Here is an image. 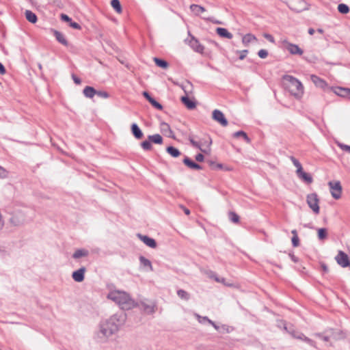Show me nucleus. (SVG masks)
<instances>
[{
    "label": "nucleus",
    "instance_id": "nucleus-37",
    "mask_svg": "<svg viewBox=\"0 0 350 350\" xmlns=\"http://www.w3.org/2000/svg\"><path fill=\"white\" fill-rule=\"evenodd\" d=\"M327 237V230L326 228H319L318 230V238L320 240H323Z\"/></svg>",
    "mask_w": 350,
    "mask_h": 350
},
{
    "label": "nucleus",
    "instance_id": "nucleus-41",
    "mask_svg": "<svg viewBox=\"0 0 350 350\" xmlns=\"http://www.w3.org/2000/svg\"><path fill=\"white\" fill-rule=\"evenodd\" d=\"M149 103L154 107H155L156 109H157L159 110H161L163 109V106L153 98L149 101Z\"/></svg>",
    "mask_w": 350,
    "mask_h": 350
},
{
    "label": "nucleus",
    "instance_id": "nucleus-49",
    "mask_svg": "<svg viewBox=\"0 0 350 350\" xmlns=\"http://www.w3.org/2000/svg\"><path fill=\"white\" fill-rule=\"evenodd\" d=\"M204 157L202 154L201 153H199L198 154H196V160L198 162H202L204 161Z\"/></svg>",
    "mask_w": 350,
    "mask_h": 350
},
{
    "label": "nucleus",
    "instance_id": "nucleus-48",
    "mask_svg": "<svg viewBox=\"0 0 350 350\" xmlns=\"http://www.w3.org/2000/svg\"><path fill=\"white\" fill-rule=\"evenodd\" d=\"M264 37L268 40L269 42H272V43H274L275 42V40H274V38L271 35V34H269V33H265L264 34Z\"/></svg>",
    "mask_w": 350,
    "mask_h": 350
},
{
    "label": "nucleus",
    "instance_id": "nucleus-35",
    "mask_svg": "<svg viewBox=\"0 0 350 350\" xmlns=\"http://www.w3.org/2000/svg\"><path fill=\"white\" fill-rule=\"evenodd\" d=\"M177 295L182 299L189 300V294L183 289L178 290Z\"/></svg>",
    "mask_w": 350,
    "mask_h": 350
},
{
    "label": "nucleus",
    "instance_id": "nucleus-53",
    "mask_svg": "<svg viewBox=\"0 0 350 350\" xmlns=\"http://www.w3.org/2000/svg\"><path fill=\"white\" fill-rule=\"evenodd\" d=\"M6 72V70L4 66L0 62V74L4 75Z\"/></svg>",
    "mask_w": 350,
    "mask_h": 350
},
{
    "label": "nucleus",
    "instance_id": "nucleus-52",
    "mask_svg": "<svg viewBox=\"0 0 350 350\" xmlns=\"http://www.w3.org/2000/svg\"><path fill=\"white\" fill-rule=\"evenodd\" d=\"M161 128L163 130H169L171 132L169 124L165 122L161 124Z\"/></svg>",
    "mask_w": 350,
    "mask_h": 350
},
{
    "label": "nucleus",
    "instance_id": "nucleus-64",
    "mask_svg": "<svg viewBox=\"0 0 350 350\" xmlns=\"http://www.w3.org/2000/svg\"><path fill=\"white\" fill-rule=\"evenodd\" d=\"M317 31L320 33H323V30L322 29H317Z\"/></svg>",
    "mask_w": 350,
    "mask_h": 350
},
{
    "label": "nucleus",
    "instance_id": "nucleus-63",
    "mask_svg": "<svg viewBox=\"0 0 350 350\" xmlns=\"http://www.w3.org/2000/svg\"><path fill=\"white\" fill-rule=\"evenodd\" d=\"M291 233L293 234V236H298V235H297V230H293L291 231Z\"/></svg>",
    "mask_w": 350,
    "mask_h": 350
},
{
    "label": "nucleus",
    "instance_id": "nucleus-55",
    "mask_svg": "<svg viewBox=\"0 0 350 350\" xmlns=\"http://www.w3.org/2000/svg\"><path fill=\"white\" fill-rule=\"evenodd\" d=\"M210 277L213 278L217 282H220V278L219 277H217V275L213 272L211 273V275H210Z\"/></svg>",
    "mask_w": 350,
    "mask_h": 350
},
{
    "label": "nucleus",
    "instance_id": "nucleus-13",
    "mask_svg": "<svg viewBox=\"0 0 350 350\" xmlns=\"http://www.w3.org/2000/svg\"><path fill=\"white\" fill-rule=\"evenodd\" d=\"M296 174L299 178L307 184H310L313 181L312 176L310 174L305 172L303 170H301V172H297Z\"/></svg>",
    "mask_w": 350,
    "mask_h": 350
},
{
    "label": "nucleus",
    "instance_id": "nucleus-32",
    "mask_svg": "<svg viewBox=\"0 0 350 350\" xmlns=\"http://www.w3.org/2000/svg\"><path fill=\"white\" fill-rule=\"evenodd\" d=\"M199 143L202 144V148H209L212 144V140L210 137L202 139Z\"/></svg>",
    "mask_w": 350,
    "mask_h": 350
},
{
    "label": "nucleus",
    "instance_id": "nucleus-15",
    "mask_svg": "<svg viewBox=\"0 0 350 350\" xmlns=\"http://www.w3.org/2000/svg\"><path fill=\"white\" fill-rule=\"evenodd\" d=\"M60 17L62 21L68 22L69 23V26L71 27L72 28L75 29H81L80 25L76 22H73L72 21V19L68 15H66L65 14H62Z\"/></svg>",
    "mask_w": 350,
    "mask_h": 350
},
{
    "label": "nucleus",
    "instance_id": "nucleus-40",
    "mask_svg": "<svg viewBox=\"0 0 350 350\" xmlns=\"http://www.w3.org/2000/svg\"><path fill=\"white\" fill-rule=\"evenodd\" d=\"M144 310L148 314H152L154 312V306L143 304Z\"/></svg>",
    "mask_w": 350,
    "mask_h": 350
},
{
    "label": "nucleus",
    "instance_id": "nucleus-36",
    "mask_svg": "<svg viewBox=\"0 0 350 350\" xmlns=\"http://www.w3.org/2000/svg\"><path fill=\"white\" fill-rule=\"evenodd\" d=\"M229 219L235 224H237L239 222V216L234 212L230 211L228 213Z\"/></svg>",
    "mask_w": 350,
    "mask_h": 350
},
{
    "label": "nucleus",
    "instance_id": "nucleus-18",
    "mask_svg": "<svg viewBox=\"0 0 350 350\" xmlns=\"http://www.w3.org/2000/svg\"><path fill=\"white\" fill-rule=\"evenodd\" d=\"M216 32L219 36L222 38L232 39L233 37L231 33H230L226 29L223 27H217L216 29Z\"/></svg>",
    "mask_w": 350,
    "mask_h": 350
},
{
    "label": "nucleus",
    "instance_id": "nucleus-12",
    "mask_svg": "<svg viewBox=\"0 0 350 350\" xmlns=\"http://www.w3.org/2000/svg\"><path fill=\"white\" fill-rule=\"evenodd\" d=\"M292 335L294 338L301 340L306 342V343H308V345H310V346L315 347V342L312 340H311L309 338H308L307 336H306L304 334H302V333L296 334V333L293 332V333H292Z\"/></svg>",
    "mask_w": 350,
    "mask_h": 350
},
{
    "label": "nucleus",
    "instance_id": "nucleus-7",
    "mask_svg": "<svg viewBox=\"0 0 350 350\" xmlns=\"http://www.w3.org/2000/svg\"><path fill=\"white\" fill-rule=\"evenodd\" d=\"M213 119L219 122L223 126L228 125V120L224 117V113L219 109H215L213 111Z\"/></svg>",
    "mask_w": 350,
    "mask_h": 350
},
{
    "label": "nucleus",
    "instance_id": "nucleus-51",
    "mask_svg": "<svg viewBox=\"0 0 350 350\" xmlns=\"http://www.w3.org/2000/svg\"><path fill=\"white\" fill-rule=\"evenodd\" d=\"M142 94L148 100V102L152 98L148 92H144Z\"/></svg>",
    "mask_w": 350,
    "mask_h": 350
},
{
    "label": "nucleus",
    "instance_id": "nucleus-38",
    "mask_svg": "<svg viewBox=\"0 0 350 350\" xmlns=\"http://www.w3.org/2000/svg\"><path fill=\"white\" fill-rule=\"evenodd\" d=\"M338 10L341 14H347L349 12V8L344 3H340L338 6Z\"/></svg>",
    "mask_w": 350,
    "mask_h": 350
},
{
    "label": "nucleus",
    "instance_id": "nucleus-9",
    "mask_svg": "<svg viewBox=\"0 0 350 350\" xmlns=\"http://www.w3.org/2000/svg\"><path fill=\"white\" fill-rule=\"evenodd\" d=\"M190 46L197 53L202 54L204 53V47L199 41L194 37H191L189 41Z\"/></svg>",
    "mask_w": 350,
    "mask_h": 350
},
{
    "label": "nucleus",
    "instance_id": "nucleus-58",
    "mask_svg": "<svg viewBox=\"0 0 350 350\" xmlns=\"http://www.w3.org/2000/svg\"><path fill=\"white\" fill-rule=\"evenodd\" d=\"M291 258V260L295 262H297L298 261V258L297 257H296L295 256H294L293 254H291L290 255Z\"/></svg>",
    "mask_w": 350,
    "mask_h": 350
},
{
    "label": "nucleus",
    "instance_id": "nucleus-33",
    "mask_svg": "<svg viewBox=\"0 0 350 350\" xmlns=\"http://www.w3.org/2000/svg\"><path fill=\"white\" fill-rule=\"evenodd\" d=\"M111 5L118 13L122 12V6L119 0H111Z\"/></svg>",
    "mask_w": 350,
    "mask_h": 350
},
{
    "label": "nucleus",
    "instance_id": "nucleus-21",
    "mask_svg": "<svg viewBox=\"0 0 350 350\" xmlns=\"http://www.w3.org/2000/svg\"><path fill=\"white\" fill-rule=\"evenodd\" d=\"M256 40V37L252 33H247L242 38V42L245 46H247L250 43Z\"/></svg>",
    "mask_w": 350,
    "mask_h": 350
},
{
    "label": "nucleus",
    "instance_id": "nucleus-24",
    "mask_svg": "<svg viewBox=\"0 0 350 350\" xmlns=\"http://www.w3.org/2000/svg\"><path fill=\"white\" fill-rule=\"evenodd\" d=\"M139 262L142 266L148 269V271H152L153 268L151 262L143 256L139 257Z\"/></svg>",
    "mask_w": 350,
    "mask_h": 350
},
{
    "label": "nucleus",
    "instance_id": "nucleus-27",
    "mask_svg": "<svg viewBox=\"0 0 350 350\" xmlns=\"http://www.w3.org/2000/svg\"><path fill=\"white\" fill-rule=\"evenodd\" d=\"M191 10L194 12L196 15H199L201 12L206 11L205 8L201 5L192 4L190 5Z\"/></svg>",
    "mask_w": 350,
    "mask_h": 350
},
{
    "label": "nucleus",
    "instance_id": "nucleus-29",
    "mask_svg": "<svg viewBox=\"0 0 350 350\" xmlns=\"http://www.w3.org/2000/svg\"><path fill=\"white\" fill-rule=\"evenodd\" d=\"M154 62L157 66L161 67L162 68L165 69L168 67V63L165 60L159 59L158 57H154Z\"/></svg>",
    "mask_w": 350,
    "mask_h": 350
},
{
    "label": "nucleus",
    "instance_id": "nucleus-54",
    "mask_svg": "<svg viewBox=\"0 0 350 350\" xmlns=\"http://www.w3.org/2000/svg\"><path fill=\"white\" fill-rule=\"evenodd\" d=\"M210 277L213 278L217 282H220V278L219 277H217V275L213 272L211 273V275H210Z\"/></svg>",
    "mask_w": 350,
    "mask_h": 350
},
{
    "label": "nucleus",
    "instance_id": "nucleus-42",
    "mask_svg": "<svg viewBox=\"0 0 350 350\" xmlns=\"http://www.w3.org/2000/svg\"><path fill=\"white\" fill-rule=\"evenodd\" d=\"M96 95L103 98H107L109 97V94L105 91H96Z\"/></svg>",
    "mask_w": 350,
    "mask_h": 350
},
{
    "label": "nucleus",
    "instance_id": "nucleus-60",
    "mask_svg": "<svg viewBox=\"0 0 350 350\" xmlns=\"http://www.w3.org/2000/svg\"><path fill=\"white\" fill-rule=\"evenodd\" d=\"M205 19H206V20H207V21H211V22H213V23H215V24H220V23H220L219 21H213V19H211V18H205Z\"/></svg>",
    "mask_w": 350,
    "mask_h": 350
},
{
    "label": "nucleus",
    "instance_id": "nucleus-44",
    "mask_svg": "<svg viewBox=\"0 0 350 350\" xmlns=\"http://www.w3.org/2000/svg\"><path fill=\"white\" fill-rule=\"evenodd\" d=\"M338 146L340 147L342 150L348 152L350 153V146L342 144V143H338Z\"/></svg>",
    "mask_w": 350,
    "mask_h": 350
},
{
    "label": "nucleus",
    "instance_id": "nucleus-56",
    "mask_svg": "<svg viewBox=\"0 0 350 350\" xmlns=\"http://www.w3.org/2000/svg\"><path fill=\"white\" fill-rule=\"evenodd\" d=\"M209 324H211L216 330H219V327L213 321H209Z\"/></svg>",
    "mask_w": 350,
    "mask_h": 350
},
{
    "label": "nucleus",
    "instance_id": "nucleus-47",
    "mask_svg": "<svg viewBox=\"0 0 350 350\" xmlns=\"http://www.w3.org/2000/svg\"><path fill=\"white\" fill-rule=\"evenodd\" d=\"M196 317L198 319V321L200 323H202L205 321L208 322L209 323V321H211V319H209L207 317H200V315L198 314H196Z\"/></svg>",
    "mask_w": 350,
    "mask_h": 350
},
{
    "label": "nucleus",
    "instance_id": "nucleus-25",
    "mask_svg": "<svg viewBox=\"0 0 350 350\" xmlns=\"http://www.w3.org/2000/svg\"><path fill=\"white\" fill-rule=\"evenodd\" d=\"M148 139L152 143L161 144L163 143V137L159 134L148 135Z\"/></svg>",
    "mask_w": 350,
    "mask_h": 350
},
{
    "label": "nucleus",
    "instance_id": "nucleus-4",
    "mask_svg": "<svg viewBox=\"0 0 350 350\" xmlns=\"http://www.w3.org/2000/svg\"><path fill=\"white\" fill-rule=\"evenodd\" d=\"M280 43L282 46L292 55H301L304 53V51L298 45L289 42L286 39H282Z\"/></svg>",
    "mask_w": 350,
    "mask_h": 350
},
{
    "label": "nucleus",
    "instance_id": "nucleus-5",
    "mask_svg": "<svg viewBox=\"0 0 350 350\" xmlns=\"http://www.w3.org/2000/svg\"><path fill=\"white\" fill-rule=\"evenodd\" d=\"M306 202L308 206L312 210L315 214L319 213V199L315 193H310L307 196Z\"/></svg>",
    "mask_w": 350,
    "mask_h": 350
},
{
    "label": "nucleus",
    "instance_id": "nucleus-28",
    "mask_svg": "<svg viewBox=\"0 0 350 350\" xmlns=\"http://www.w3.org/2000/svg\"><path fill=\"white\" fill-rule=\"evenodd\" d=\"M189 140L190 142V143L191 144V145L196 148H198L199 150H200L202 152H204V153H206L207 152V150L206 148H202V144H200L199 143V142H196L193 139V138L192 137H189Z\"/></svg>",
    "mask_w": 350,
    "mask_h": 350
},
{
    "label": "nucleus",
    "instance_id": "nucleus-11",
    "mask_svg": "<svg viewBox=\"0 0 350 350\" xmlns=\"http://www.w3.org/2000/svg\"><path fill=\"white\" fill-rule=\"evenodd\" d=\"M137 236L140 240L142 241L143 243L147 246L151 248H155L157 247V242L154 239L150 238L146 235H142L141 234H138Z\"/></svg>",
    "mask_w": 350,
    "mask_h": 350
},
{
    "label": "nucleus",
    "instance_id": "nucleus-3",
    "mask_svg": "<svg viewBox=\"0 0 350 350\" xmlns=\"http://www.w3.org/2000/svg\"><path fill=\"white\" fill-rule=\"evenodd\" d=\"M284 85L290 94L297 99L302 98L304 93V88L301 82L297 78L285 75L284 77Z\"/></svg>",
    "mask_w": 350,
    "mask_h": 350
},
{
    "label": "nucleus",
    "instance_id": "nucleus-26",
    "mask_svg": "<svg viewBox=\"0 0 350 350\" xmlns=\"http://www.w3.org/2000/svg\"><path fill=\"white\" fill-rule=\"evenodd\" d=\"M166 151L173 157H178V156L180 155V152L179 151V150L174 146H168L166 148Z\"/></svg>",
    "mask_w": 350,
    "mask_h": 350
},
{
    "label": "nucleus",
    "instance_id": "nucleus-39",
    "mask_svg": "<svg viewBox=\"0 0 350 350\" xmlns=\"http://www.w3.org/2000/svg\"><path fill=\"white\" fill-rule=\"evenodd\" d=\"M141 146L144 150H150L152 148L151 142L149 139L144 141L141 143Z\"/></svg>",
    "mask_w": 350,
    "mask_h": 350
},
{
    "label": "nucleus",
    "instance_id": "nucleus-62",
    "mask_svg": "<svg viewBox=\"0 0 350 350\" xmlns=\"http://www.w3.org/2000/svg\"><path fill=\"white\" fill-rule=\"evenodd\" d=\"M219 282L223 283V284H225V285H226V286H230V284H226V283L225 282V279H224V278H220V282Z\"/></svg>",
    "mask_w": 350,
    "mask_h": 350
},
{
    "label": "nucleus",
    "instance_id": "nucleus-17",
    "mask_svg": "<svg viewBox=\"0 0 350 350\" xmlns=\"http://www.w3.org/2000/svg\"><path fill=\"white\" fill-rule=\"evenodd\" d=\"M183 163L185 164L188 167L193 170H201L202 167L199 164L193 162L192 160H191L189 157H185L183 159Z\"/></svg>",
    "mask_w": 350,
    "mask_h": 350
},
{
    "label": "nucleus",
    "instance_id": "nucleus-30",
    "mask_svg": "<svg viewBox=\"0 0 350 350\" xmlns=\"http://www.w3.org/2000/svg\"><path fill=\"white\" fill-rule=\"evenodd\" d=\"M336 93L340 96H350V89L345 88H338V91Z\"/></svg>",
    "mask_w": 350,
    "mask_h": 350
},
{
    "label": "nucleus",
    "instance_id": "nucleus-10",
    "mask_svg": "<svg viewBox=\"0 0 350 350\" xmlns=\"http://www.w3.org/2000/svg\"><path fill=\"white\" fill-rule=\"evenodd\" d=\"M310 79L313 82V83L318 88L324 90L327 87V82L324 79L319 77L315 75H310Z\"/></svg>",
    "mask_w": 350,
    "mask_h": 350
},
{
    "label": "nucleus",
    "instance_id": "nucleus-22",
    "mask_svg": "<svg viewBox=\"0 0 350 350\" xmlns=\"http://www.w3.org/2000/svg\"><path fill=\"white\" fill-rule=\"evenodd\" d=\"M25 16L26 19L31 23H36L38 21L37 16L36 15L35 13H33L31 10H27L25 12Z\"/></svg>",
    "mask_w": 350,
    "mask_h": 350
},
{
    "label": "nucleus",
    "instance_id": "nucleus-34",
    "mask_svg": "<svg viewBox=\"0 0 350 350\" xmlns=\"http://www.w3.org/2000/svg\"><path fill=\"white\" fill-rule=\"evenodd\" d=\"M291 161L293 163V165L297 167L296 174L297 172H301V170H303L302 165L300 162L294 157L291 156L290 157Z\"/></svg>",
    "mask_w": 350,
    "mask_h": 350
},
{
    "label": "nucleus",
    "instance_id": "nucleus-50",
    "mask_svg": "<svg viewBox=\"0 0 350 350\" xmlns=\"http://www.w3.org/2000/svg\"><path fill=\"white\" fill-rule=\"evenodd\" d=\"M72 79H73L74 82H75L76 84H78V85H79V84H80V83H81V79H80L78 77H77L76 75H72Z\"/></svg>",
    "mask_w": 350,
    "mask_h": 350
},
{
    "label": "nucleus",
    "instance_id": "nucleus-6",
    "mask_svg": "<svg viewBox=\"0 0 350 350\" xmlns=\"http://www.w3.org/2000/svg\"><path fill=\"white\" fill-rule=\"evenodd\" d=\"M332 196L338 200L341 197L342 186L340 181H329L328 183Z\"/></svg>",
    "mask_w": 350,
    "mask_h": 350
},
{
    "label": "nucleus",
    "instance_id": "nucleus-43",
    "mask_svg": "<svg viewBox=\"0 0 350 350\" xmlns=\"http://www.w3.org/2000/svg\"><path fill=\"white\" fill-rule=\"evenodd\" d=\"M258 55L262 58V59H265L266 58L267 56H268V52L267 50L265 49H260L258 52Z\"/></svg>",
    "mask_w": 350,
    "mask_h": 350
},
{
    "label": "nucleus",
    "instance_id": "nucleus-19",
    "mask_svg": "<svg viewBox=\"0 0 350 350\" xmlns=\"http://www.w3.org/2000/svg\"><path fill=\"white\" fill-rule=\"evenodd\" d=\"M89 255V252L86 249H78L72 254V258L78 259L81 257H86Z\"/></svg>",
    "mask_w": 350,
    "mask_h": 350
},
{
    "label": "nucleus",
    "instance_id": "nucleus-57",
    "mask_svg": "<svg viewBox=\"0 0 350 350\" xmlns=\"http://www.w3.org/2000/svg\"><path fill=\"white\" fill-rule=\"evenodd\" d=\"M181 207L186 215L190 214V211L187 208H186L185 206H181Z\"/></svg>",
    "mask_w": 350,
    "mask_h": 350
},
{
    "label": "nucleus",
    "instance_id": "nucleus-45",
    "mask_svg": "<svg viewBox=\"0 0 350 350\" xmlns=\"http://www.w3.org/2000/svg\"><path fill=\"white\" fill-rule=\"evenodd\" d=\"M292 244L293 247H298L299 245V239L298 236H293L292 237Z\"/></svg>",
    "mask_w": 350,
    "mask_h": 350
},
{
    "label": "nucleus",
    "instance_id": "nucleus-1",
    "mask_svg": "<svg viewBox=\"0 0 350 350\" xmlns=\"http://www.w3.org/2000/svg\"><path fill=\"white\" fill-rule=\"evenodd\" d=\"M121 323L122 321L117 314L101 321L98 329L94 334V340L98 343L108 342L109 338L118 331Z\"/></svg>",
    "mask_w": 350,
    "mask_h": 350
},
{
    "label": "nucleus",
    "instance_id": "nucleus-2",
    "mask_svg": "<svg viewBox=\"0 0 350 350\" xmlns=\"http://www.w3.org/2000/svg\"><path fill=\"white\" fill-rule=\"evenodd\" d=\"M107 298L114 301L123 310H130L135 306V301L124 291H111L107 295Z\"/></svg>",
    "mask_w": 350,
    "mask_h": 350
},
{
    "label": "nucleus",
    "instance_id": "nucleus-46",
    "mask_svg": "<svg viewBox=\"0 0 350 350\" xmlns=\"http://www.w3.org/2000/svg\"><path fill=\"white\" fill-rule=\"evenodd\" d=\"M237 53H239V59L243 60L248 53L247 50L238 51Z\"/></svg>",
    "mask_w": 350,
    "mask_h": 350
},
{
    "label": "nucleus",
    "instance_id": "nucleus-61",
    "mask_svg": "<svg viewBox=\"0 0 350 350\" xmlns=\"http://www.w3.org/2000/svg\"><path fill=\"white\" fill-rule=\"evenodd\" d=\"M314 32H315V31H314V29H312V28H310V29H308V33H309L310 35H313V34L314 33Z\"/></svg>",
    "mask_w": 350,
    "mask_h": 350
},
{
    "label": "nucleus",
    "instance_id": "nucleus-16",
    "mask_svg": "<svg viewBox=\"0 0 350 350\" xmlns=\"http://www.w3.org/2000/svg\"><path fill=\"white\" fill-rule=\"evenodd\" d=\"M52 31H53V35L55 37L56 40L59 43H61L62 44H63L64 46H68V41L66 40V39L65 38L64 36L61 32H59V31H58L57 30H55V29H53Z\"/></svg>",
    "mask_w": 350,
    "mask_h": 350
},
{
    "label": "nucleus",
    "instance_id": "nucleus-59",
    "mask_svg": "<svg viewBox=\"0 0 350 350\" xmlns=\"http://www.w3.org/2000/svg\"><path fill=\"white\" fill-rule=\"evenodd\" d=\"M5 174V170L0 166V177H3Z\"/></svg>",
    "mask_w": 350,
    "mask_h": 350
},
{
    "label": "nucleus",
    "instance_id": "nucleus-20",
    "mask_svg": "<svg viewBox=\"0 0 350 350\" xmlns=\"http://www.w3.org/2000/svg\"><path fill=\"white\" fill-rule=\"evenodd\" d=\"M83 93L85 97L92 98L96 95V90L91 86H86L83 89Z\"/></svg>",
    "mask_w": 350,
    "mask_h": 350
},
{
    "label": "nucleus",
    "instance_id": "nucleus-23",
    "mask_svg": "<svg viewBox=\"0 0 350 350\" xmlns=\"http://www.w3.org/2000/svg\"><path fill=\"white\" fill-rule=\"evenodd\" d=\"M181 101L189 109H193L196 107V103L191 100L188 96H183Z\"/></svg>",
    "mask_w": 350,
    "mask_h": 350
},
{
    "label": "nucleus",
    "instance_id": "nucleus-14",
    "mask_svg": "<svg viewBox=\"0 0 350 350\" xmlns=\"http://www.w3.org/2000/svg\"><path fill=\"white\" fill-rule=\"evenodd\" d=\"M131 132L137 139H140L144 136L143 132L136 123L131 124Z\"/></svg>",
    "mask_w": 350,
    "mask_h": 350
},
{
    "label": "nucleus",
    "instance_id": "nucleus-31",
    "mask_svg": "<svg viewBox=\"0 0 350 350\" xmlns=\"http://www.w3.org/2000/svg\"><path fill=\"white\" fill-rule=\"evenodd\" d=\"M233 136L234 137H242L245 141L247 142V143H250L251 140L248 137L247 135L246 134V133H245L244 131H237L235 132L234 134H233Z\"/></svg>",
    "mask_w": 350,
    "mask_h": 350
},
{
    "label": "nucleus",
    "instance_id": "nucleus-8",
    "mask_svg": "<svg viewBox=\"0 0 350 350\" xmlns=\"http://www.w3.org/2000/svg\"><path fill=\"white\" fill-rule=\"evenodd\" d=\"M86 269L85 267H82L77 271L72 272V278L77 282H81L85 278V273Z\"/></svg>",
    "mask_w": 350,
    "mask_h": 350
}]
</instances>
